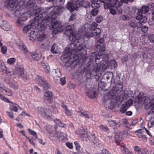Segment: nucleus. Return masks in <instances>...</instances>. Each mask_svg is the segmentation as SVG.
Listing matches in <instances>:
<instances>
[{"label": "nucleus", "instance_id": "6e6d98bb", "mask_svg": "<svg viewBox=\"0 0 154 154\" xmlns=\"http://www.w3.org/2000/svg\"><path fill=\"white\" fill-rule=\"evenodd\" d=\"M103 17L101 16H98L95 19L97 22L98 23H100L103 20Z\"/></svg>", "mask_w": 154, "mask_h": 154}, {"label": "nucleus", "instance_id": "8fccbe9b", "mask_svg": "<svg viewBox=\"0 0 154 154\" xmlns=\"http://www.w3.org/2000/svg\"><path fill=\"white\" fill-rule=\"evenodd\" d=\"M121 147V150L123 151V153L124 154H127L129 151L127 149L126 146L123 144H120Z\"/></svg>", "mask_w": 154, "mask_h": 154}, {"label": "nucleus", "instance_id": "0e129e2a", "mask_svg": "<svg viewBox=\"0 0 154 154\" xmlns=\"http://www.w3.org/2000/svg\"><path fill=\"white\" fill-rule=\"evenodd\" d=\"M128 25L131 27L134 28L136 27V24L133 21H131L128 23Z\"/></svg>", "mask_w": 154, "mask_h": 154}, {"label": "nucleus", "instance_id": "c9c22d12", "mask_svg": "<svg viewBox=\"0 0 154 154\" xmlns=\"http://www.w3.org/2000/svg\"><path fill=\"white\" fill-rule=\"evenodd\" d=\"M109 123L110 126L114 129L120 127L119 124L113 120L110 121Z\"/></svg>", "mask_w": 154, "mask_h": 154}, {"label": "nucleus", "instance_id": "3c124183", "mask_svg": "<svg viewBox=\"0 0 154 154\" xmlns=\"http://www.w3.org/2000/svg\"><path fill=\"white\" fill-rule=\"evenodd\" d=\"M105 45L103 44L102 45H97V48H99L100 51L104 52L105 51Z\"/></svg>", "mask_w": 154, "mask_h": 154}, {"label": "nucleus", "instance_id": "37998d69", "mask_svg": "<svg viewBox=\"0 0 154 154\" xmlns=\"http://www.w3.org/2000/svg\"><path fill=\"white\" fill-rule=\"evenodd\" d=\"M16 10H8V14L9 16L11 17H13L14 16H15L16 17H17L16 14Z\"/></svg>", "mask_w": 154, "mask_h": 154}, {"label": "nucleus", "instance_id": "a211bd4d", "mask_svg": "<svg viewBox=\"0 0 154 154\" xmlns=\"http://www.w3.org/2000/svg\"><path fill=\"white\" fill-rule=\"evenodd\" d=\"M52 92L47 91L45 93L44 96V99L48 101L49 103H51L53 102L52 99Z\"/></svg>", "mask_w": 154, "mask_h": 154}, {"label": "nucleus", "instance_id": "393cba45", "mask_svg": "<svg viewBox=\"0 0 154 154\" xmlns=\"http://www.w3.org/2000/svg\"><path fill=\"white\" fill-rule=\"evenodd\" d=\"M76 133L82 137L86 138L88 136L87 132L83 128L78 130L76 131Z\"/></svg>", "mask_w": 154, "mask_h": 154}, {"label": "nucleus", "instance_id": "72a5a7b5", "mask_svg": "<svg viewBox=\"0 0 154 154\" xmlns=\"http://www.w3.org/2000/svg\"><path fill=\"white\" fill-rule=\"evenodd\" d=\"M64 8L63 7L53 5L46 8V10H62Z\"/></svg>", "mask_w": 154, "mask_h": 154}, {"label": "nucleus", "instance_id": "2f4dec72", "mask_svg": "<svg viewBox=\"0 0 154 154\" xmlns=\"http://www.w3.org/2000/svg\"><path fill=\"white\" fill-rule=\"evenodd\" d=\"M61 107L64 109L65 113L66 116H71L72 115V113L70 110L68 109L66 105L63 104L62 105Z\"/></svg>", "mask_w": 154, "mask_h": 154}, {"label": "nucleus", "instance_id": "6ab92c4d", "mask_svg": "<svg viewBox=\"0 0 154 154\" xmlns=\"http://www.w3.org/2000/svg\"><path fill=\"white\" fill-rule=\"evenodd\" d=\"M0 26L2 28L6 31L9 30L11 28L10 24L5 21L0 20Z\"/></svg>", "mask_w": 154, "mask_h": 154}, {"label": "nucleus", "instance_id": "a878e982", "mask_svg": "<svg viewBox=\"0 0 154 154\" xmlns=\"http://www.w3.org/2000/svg\"><path fill=\"white\" fill-rule=\"evenodd\" d=\"M10 104L9 109L11 111H12L15 112H17L18 110V107L19 106L17 104L14 103H11Z\"/></svg>", "mask_w": 154, "mask_h": 154}, {"label": "nucleus", "instance_id": "423d86ee", "mask_svg": "<svg viewBox=\"0 0 154 154\" xmlns=\"http://www.w3.org/2000/svg\"><path fill=\"white\" fill-rule=\"evenodd\" d=\"M7 2H6L5 5V6L8 9L11 8L16 9L19 6L22 5V7L24 6V2L22 0H7Z\"/></svg>", "mask_w": 154, "mask_h": 154}, {"label": "nucleus", "instance_id": "de8ad7c7", "mask_svg": "<svg viewBox=\"0 0 154 154\" xmlns=\"http://www.w3.org/2000/svg\"><path fill=\"white\" fill-rule=\"evenodd\" d=\"M29 132L32 135L35 136L34 139L35 140L37 138V136L36 133L34 131L30 129H28Z\"/></svg>", "mask_w": 154, "mask_h": 154}, {"label": "nucleus", "instance_id": "c03bdc74", "mask_svg": "<svg viewBox=\"0 0 154 154\" xmlns=\"http://www.w3.org/2000/svg\"><path fill=\"white\" fill-rule=\"evenodd\" d=\"M53 76L56 75L58 76H60L61 74L60 70L58 69H55L52 71Z\"/></svg>", "mask_w": 154, "mask_h": 154}, {"label": "nucleus", "instance_id": "5fc2aeb1", "mask_svg": "<svg viewBox=\"0 0 154 154\" xmlns=\"http://www.w3.org/2000/svg\"><path fill=\"white\" fill-rule=\"evenodd\" d=\"M148 125L149 128H151L154 125V119H150L148 123Z\"/></svg>", "mask_w": 154, "mask_h": 154}, {"label": "nucleus", "instance_id": "6e6552de", "mask_svg": "<svg viewBox=\"0 0 154 154\" xmlns=\"http://www.w3.org/2000/svg\"><path fill=\"white\" fill-rule=\"evenodd\" d=\"M35 110L42 117L48 119H50L51 118L52 115L49 109L40 106L36 108Z\"/></svg>", "mask_w": 154, "mask_h": 154}, {"label": "nucleus", "instance_id": "473e14b6", "mask_svg": "<svg viewBox=\"0 0 154 154\" xmlns=\"http://www.w3.org/2000/svg\"><path fill=\"white\" fill-rule=\"evenodd\" d=\"M10 87L14 90H17L18 89V85L17 82L13 81L8 83Z\"/></svg>", "mask_w": 154, "mask_h": 154}, {"label": "nucleus", "instance_id": "09e8293b", "mask_svg": "<svg viewBox=\"0 0 154 154\" xmlns=\"http://www.w3.org/2000/svg\"><path fill=\"white\" fill-rule=\"evenodd\" d=\"M16 61V59L14 58H11L7 60V63L10 65L13 64Z\"/></svg>", "mask_w": 154, "mask_h": 154}, {"label": "nucleus", "instance_id": "e2e57ef3", "mask_svg": "<svg viewBox=\"0 0 154 154\" xmlns=\"http://www.w3.org/2000/svg\"><path fill=\"white\" fill-rule=\"evenodd\" d=\"M60 84L62 85H63L66 83L65 77H63L60 79Z\"/></svg>", "mask_w": 154, "mask_h": 154}, {"label": "nucleus", "instance_id": "4468645a", "mask_svg": "<svg viewBox=\"0 0 154 154\" xmlns=\"http://www.w3.org/2000/svg\"><path fill=\"white\" fill-rule=\"evenodd\" d=\"M97 26V24L94 22H93L92 24L90 25L88 23H85L83 27H81L82 33L85 32L89 28V31L96 29Z\"/></svg>", "mask_w": 154, "mask_h": 154}, {"label": "nucleus", "instance_id": "ea45409f", "mask_svg": "<svg viewBox=\"0 0 154 154\" xmlns=\"http://www.w3.org/2000/svg\"><path fill=\"white\" fill-rule=\"evenodd\" d=\"M105 75L107 80H109L110 78L111 79L110 81L111 82L112 79L113 77V73L110 72H107L105 73Z\"/></svg>", "mask_w": 154, "mask_h": 154}, {"label": "nucleus", "instance_id": "338daca9", "mask_svg": "<svg viewBox=\"0 0 154 154\" xmlns=\"http://www.w3.org/2000/svg\"><path fill=\"white\" fill-rule=\"evenodd\" d=\"M20 77L22 78L23 80L24 81H26L28 78L27 75L26 74H25L24 73H23V74L21 75Z\"/></svg>", "mask_w": 154, "mask_h": 154}, {"label": "nucleus", "instance_id": "4c0bfd02", "mask_svg": "<svg viewBox=\"0 0 154 154\" xmlns=\"http://www.w3.org/2000/svg\"><path fill=\"white\" fill-rule=\"evenodd\" d=\"M86 0H85L83 2L81 3V7L79 8H80L82 9V7H84L85 8H88L90 7V3Z\"/></svg>", "mask_w": 154, "mask_h": 154}, {"label": "nucleus", "instance_id": "49530a36", "mask_svg": "<svg viewBox=\"0 0 154 154\" xmlns=\"http://www.w3.org/2000/svg\"><path fill=\"white\" fill-rule=\"evenodd\" d=\"M49 109L51 111V113L52 112H54L55 113H57L58 112L57 108L55 106H49Z\"/></svg>", "mask_w": 154, "mask_h": 154}, {"label": "nucleus", "instance_id": "c756f323", "mask_svg": "<svg viewBox=\"0 0 154 154\" xmlns=\"http://www.w3.org/2000/svg\"><path fill=\"white\" fill-rule=\"evenodd\" d=\"M96 92L93 90L92 88H91L89 90H88L87 91L88 96L90 98H93L95 97Z\"/></svg>", "mask_w": 154, "mask_h": 154}, {"label": "nucleus", "instance_id": "5701e85b", "mask_svg": "<svg viewBox=\"0 0 154 154\" xmlns=\"http://www.w3.org/2000/svg\"><path fill=\"white\" fill-rule=\"evenodd\" d=\"M38 34V31H31L29 34V40L31 42H33L35 41L36 38L37 37Z\"/></svg>", "mask_w": 154, "mask_h": 154}, {"label": "nucleus", "instance_id": "f3484780", "mask_svg": "<svg viewBox=\"0 0 154 154\" xmlns=\"http://www.w3.org/2000/svg\"><path fill=\"white\" fill-rule=\"evenodd\" d=\"M24 73L23 68L21 67L18 66L16 68V69L14 74L15 76H14V78L18 77L19 78Z\"/></svg>", "mask_w": 154, "mask_h": 154}, {"label": "nucleus", "instance_id": "a19ab883", "mask_svg": "<svg viewBox=\"0 0 154 154\" xmlns=\"http://www.w3.org/2000/svg\"><path fill=\"white\" fill-rule=\"evenodd\" d=\"M118 100L117 99L112 100L110 102V105L109 106V108L110 109L113 108L116 105L117 102Z\"/></svg>", "mask_w": 154, "mask_h": 154}, {"label": "nucleus", "instance_id": "e433bc0d", "mask_svg": "<svg viewBox=\"0 0 154 154\" xmlns=\"http://www.w3.org/2000/svg\"><path fill=\"white\" fill-rule=\"evenodd\" d=\"M135 151L138 154H144L145 152V149H141L138 146H135L134 148Z\"/></svg>", "mask_w": 154, "mask_h": 154}, {"label": "nucleus", "instance_id": "58836bf2", "mask_svg": "<svg viewBox=\"0 0 154 154\" xmlns=\"http://www.w3.org/2000/svg\"><path fill=\"white\" fill-rule=\"evenodd\" d=\"M5 72L7 75L11 76L13 78H14V76H15L14 72H13L12 69H7L5 71Z\"/></svg>", "mask_w": 154, "mask_h": 154}, {"label": "nucleus", "instance_id": "b1692460", "mask_svg": "<svg viewBox=\"0 0 154 154\" xmlns=\"http://www.w3.org/2000/svg\"><path fill=\"white\" fill-rule=\"evenodd\" d=\"M46 38L45 35L43 32L42 31H38V34L37 38L39 41H42Z\"/></svg>", "mask_w": 154, "mask_h": 154}, {"label": "nucleus", "instance_id": "c85d7f7f", "mask_svg": "<svg viewBox=\"0 0 154 154\" xmlns=\"http://www.w3.org/2000/svg\"><path fill=\"white\" fill-rule=\"evenodd\" d=\"M0 91L2 92L5 93L8 96H11L12 95V91L9 88L3 89L2 87H0Z\"/></svg>", "mask_w": 154, "mask_h": 154}, {"label": "nucleus", "instance_id": "7ed1b4c3", "mask_svg": "<svg viewBox=\"0 0 154 154\" xmlns=\"http://www.w3.org/2000/svg\"><path fill=\"white\" fill-rule=\"evenodd\" d=\"M85 37L83 35H81L76 38L75 41H71L73 42L69 45L68 51L66 50L64 54L61 57L63 58H66L70 57L73 53H75L84 49L85 48V45L83 44L85 42Z\"/></svg>", "mask_w": 154, "mask_h": 154}, {"label": "nucleus", "instance_id": "680f3d73", "mask_svg": "<svg viewBox=\"0 0 154 154\" xmlns=\"http://www.w3.org/2000/svg\"><path fill=\"white\" fill-rule=\"evenodd\" d=\"M1 52L3 54H5L7 51V48L5 46H2L1 50Z\"/></svg>", "mask_w": 154, "mask_h": 154}, {"label": "nucleus", "instance_id": "69168bd1", "mask_svg": "<svg viewBox=\"0 0 154 154\" xmlns=\"http://www.w3.org/2000/svg\"><path fill=\"white\" fill-rule=\"evenodd\" d=\"M100 129L104 131H106L108 130V128L106 126L101 125L100 126Z\"/></svg>", "mask_w": 154, "mask_h": 154}, {"label": "nucleus", "instance_id": "9d476101", "mask_svg": "<svg viewBox=\"0 0 154 154\" xmlns=\"http://www.w3.org/2000/svg\"><path fill=\"white\" fill-rule=\"evenodd\" d=\"M116 91L115 90H111L108 93L104 96L103 102L105 103L107 100H119V97L116 95Z\"/></svg>", "mask_w": 154, "mask_h": 154}, {"label": "nucleus", "instance_id": "bb28decb", "mask_svg": "<svg viewBox=\"0 0 154 154\" xmlns=\"http://www.w3.org/2000/svg\"><path fill=\"white\" fill-rule=\"evenodd\" d=\"M31 55L33 58L36 60H38L41 57V54L38 53H31Z\"/></svg>", "mask_w": 154, "mask_h": 154}, {"label": "nucleus", "instance_id": "13d9d810", "mask_svg": "<svg viewBox=\"0 0 154 154\" xmlns=\"http://www.w3.org/2000/svg\"><path fill=\"white\" fill-rule=\"evenodd\" d=\"M98 13V10H91L90 12V17H91V15L93 16H96Z\"/></svg>", "mask_w": 154, "mask_h": 154}, {"label": "nucleus", "instance_id": "aec40b11", "mask_svg": "<svg viewBox=\"0 0 154 154\" xmlns=\"http://www.w3.org/2000/svg\"><path fill=\"white\" fill-rule=\"evenodd\" d=\"M79 116L85 117L87 119H91L93 117L92 115L88 112L76 111Z\"/></svg>", "mask_w": 154, "mask_h": 154}, {"label": "nucleus", "instance_id": "4d7b16f0", "mask_svg": "<svg viewBox=\"0 0 154 154\" xmlns=\"http://www.w3.org/2000/svg\"><path fill=\"white\" fill-rule=\"evenodd\" d=\"M7 69L6 66L4 64L2 63L0 65V69L2 72L5 71Z\"/></svg>", "mask_w": 154, "mask_h": 154}, {"label": "nucleus", "instance_id": "39448f33", "mask_svg": "<svg viewBox=\"0 0 154 154\" xmlns=\"http://www.w3.org/2000/svg\"><path fill=\"white\" fill-rule=\"evenodd\" d=\"M140 95L138 96L139 102L144 103L147 107L152 109L154 112V99L152 100L148 97H146L144 96L140 97Z\"/></svg>", "mask_w": 154, "mask_h": 154}, {"label": "nucleus", "instance_id": "20e7f679", "mask_svg": "<svg viewBox=\"0 0 154 154\" xmlns=\"http://www.w3.org/2000/svg\"><path fill=\"white\" fill-rule=\"evenodd\" d=\"M65 29L67 33L69 32L70 35L69 36V40L71 41H75L76 38L81 35L82 29H80V31L78 33L75 32V25H74L68 26L66 27Z\"/></svg>", "mask_w": 154, "mask_h": 154}, {"label": "nucleus", "instance_id": "864d4df0", "mask_svg": "<svg viewBox=\"0 0 154 154\" xmlns=\"http://www.w3.org/2000/svg\"><path fill=\"white\" fill-rule=\"evenodd\" d=\"M0 98L4 101L8 103H11V101L8 99L6 98L5 97H4L3 95H2L1 94H0Z\"/></svg>", "mask_w": 154, "mask_h": 154}, {"label": "nucleus", "instance_id": "052dcab7", "mask_svg": "<svg viewBox=\"0 0 154 154\" xmlns=\"http://www.w3.org/2000/svg\"><path fill=\"white\" fill-rule=\"evenodd\" d=\"M149 39L151 42L153 43L154 42V35L151 34L149 35Z\"/></svg>", "mask_w": 154, "mask_h": 154}, {"label": "nucleus", "instance_id": "774afa93", "mask_svg": "<svg viewBox=\"0 0 154 154\" xmlns=\"http://www.w3.org/2000/svg\"><path fill=\"white\" fill-rule=\"evenodd\" d=\"M74 144L75 146L76 149L77 150H79L80 149V146L79 143L77 141L74 142Z\"/></svg>", "mask_w": 154, "mask_h": 154}, {"label": "nucleus", "instance_id": "412c9836", "mask_svg": "<svg viewBox=\"0 0 154 154\" xmlns=\"http://www.w3.org/2000/svg\"><path fill=\"white\" fill-rule=\"evenodd\" d=\"M41 64L42 66L45 73L47 74H49L51 70L48 64L43 62L41 63Z\"/></svg>", "mask_w": 154, "mask_h": 154}, {"label": "nucleus", "instance_id": "dca6fc26", "mask_svg": "<svg viewBox=\"0 0 154 154\" xmlns=\"http://www.w3.org/2000/svg\"><path fill=\"white\" fill-rule=\"evenodd\" d=\"M133 101L131 99L129 98L125 101V103L122 105L120 111L124 113L127 110L128 108L133 104Z\"/></svg>", "mask_w": 154, "mask_h": 154}, {"label": "nucleus", "instance_id": "4be33fe9", "mask_svg": "<svg viewBox=\"0 0 154 154\" xmlns=\"http://www.w3.org/2000/svg\"><path fill=\"white\" fill-rule=\"evenodd\" d=\"M51 51L53 54H57L60 53L61 50L57 44L54 43L51 47Z\"/></svg>", "mask_w": 154, "mask_h": 154}, {"label": "nucleus", "instance_id": "0eeeda50", "mask_svg": "<svg viewBox=\"0 0 154 154\" xmlns=\"http://www.w3.org/2000/svg\"><path fill=\"white\" fill-rule=\"evenodd\" d=\"M123 0H112L106 4H104L105 9L109 10H116L117 8L120 6L122 4Z\"/></svg>", "mask_w": 154, "mask_h": 154}, {"label": "nucleus", "instance_id": "cd10ccee", "mask_svg": "<svg viewBox=\"0 0 154 154\" xmlns=\"http://www.w3.org/2000/svg\"><path fill=\"white\" fill-rule=\"evenodd\" d=\"M154 10V3L149 4L148 6L143 5L140 10Z\"/></svg>", "mask_w": 154, "mask_h": 154}, {"label": "nucleus", "instance_id": "603ef678", "mask_svg": "<svg viewBox=\"0 0 154 154\" xmlns=\"http://www.w3.org/2000/svg\"><path fill=\"white\" fill-rule=\"evenodd\" d=\"M19 48L25 53H26L28 52V50L26 47V46L24 45H20L19 46Z\"/></svg>", "mask_w": 154, "mask_h": 154}, {"label": "nucleus", "instance_id": "1a4fd4ad", "mask_svg": "<svg viewBox=\"0 0 154 154\" xmlns=\"http://www.w3.org/2000/svg\"><path fill=\"white\" fill-rule=\"evenodd\" d=\"M85 0H71L67 4L66 7L68 10H76L81 7V3Z\"/></svg>", "mask_w": 154, "mask_h": 154}, {"label": "nucleus", "instance_id": "ddd939ff", "mask_svg": "<svg viewBox=\"0 0 154 154\" xmlns=\"http://www.w3.org/2000/svg\"><path fill=\"white\" fill-rule=\"evenodd\" d=\"M100 30L99 28H96V29L93 30L89 31L86 33L83 34V36L88 38L92 37L95 36L97 38H99L100 36Z\"/></svg>", "mask_w": 154, "mask_h": 154}, {"label": "nucleus", "instance_id": "f8f14e48", "mask_svg": "<svg viewBox=\"0 0 154 154\" xmlns=\"http://www.w3.org/2000/svg\"><path fill=\"white\" fill-rule=\"evenodd\" d=\"M47 130L48 132L50 133V136L53 141L57 140H62L65 135L63 133L61 132L57 131L55 133H51V130H48V129Z\"/></svg>", "mask_w": 154, "mask_h": 154}, {"label": "nucleus", "instance_id": "f257e3e1", "mask_svg": "<svg viewBox=\"0 0 154 154\" xmlns=\"http://www.w3.org/2000/svg\"><path fill=\"white\" fill-rule=\"evenodd\" d=\"M22 11L16 10V14L17 17H20L21 18L23 19L24 20L26 21L29 18L33 15L35 16L34 17L35 21H37L38 24L40 23L43 25L45 23H47L51 21L50 23L52 26L51 29H54L52 31L53 34H57L58 32L62 31L63 29V28L57 20H55L57 16L59 15L56 11H51L49 15L45 16L42 20L41 18L43 15H45V13L43 12L42 14L40 10H28L25 12H22Z\"/></svg>", "mask_w": 154, "mask_h": 154}, {"label": "nucleus", "instance_id": "f03ea898", "mask_svg": "<svg viewBox=\"0 0 154 154\" xmlns=\"http://www.w3.org/2000/svg\"><path fill=\"white\" fill-rule=\"evenodd\" d=\"M109 57L108 54L97 55L95 59V64L91 69L88 70L87 74L89 75V77H91L97 76L96 73L101 70L104 71L107 68H114L117 66L116 62L114 60L108 61Z\"/></svg>", "mask_w": 154, "mask_h": 154}, {"label": "nucleus", "instance_id": "bf43d9fd", "mask_svg": "<svg viewBox=\"0 0 154 154\" xmlns=\"http://www.w3.org/2000/svg\"><path fill=\"white\" fill-rule=\"evenodd\" d=\"M54 77V82L56 83H57L59 82V80H60V76H58L56 75H55Z\"/></svg>", "mask_w": 154, "mask_h": 154}, {"label": "nucleus", "instance_id": "9b49d317", "mask_svg": "<svg viewBox=\"0 0 154 154\" xmlns=\"http://www.w3.org/2000/svg\"><path fill=\"white\" fill-rule=\"evenodd\" d=\"M149 10H138L137 12V15L136 17V19L139 20L140 22L145 23L147 21V18L145 16Z\"/></svg>", "mask_w": 154, "mask_h": 154}, {"label": "nucleus", "instance_id": "2eb2a0df", "mask_svg": "<svg viewBox=\"0 0 154 154\" xmlns=\"http://www.w3.org/2000/svg\"><path fill=\"white\" fill-rule=\"evenodd\" d=\"M35 78L37 82L39 85L45 89H48L49 88L48 84L43 77L37 75Z\"/></svg>", "mask_w": 154, "mask_h": 154}, {"label": "nucleus", "instance_id": "79ce46f5", "mask_svg": "<svg viewBox=\"0 0 154 154\" xmlns=\"http://www.w3.org/2000/svg\"><path fill=\"white\" fill-rule=\"evenodd\" d=\"M91 6L93 9L92 10H96L100 7V5L96 2H92Z\"/></svg>", "mask_w": 154, "mask_h": 154}, {"label": "nucleus", "instance_id": "a18cd8bd", "mask_svg": "<svg viewBox=\"0 0 154 154\" xmlns=\"http://www.w3.org/2000/svg\"><path fill=\"white\" fill-rule=\"evenodd\" d=\"M128 135V133L126 131H122L119 133V137L122 138L123 137H127Z\"/></svg>", "mask_w": 154, "mask_h": 154}, {"label": "nucleus", "instance_id": "f704fd0d", "mask_svg": "<svg viewBox=\"0 0 154 154\" xmlns=\"http://www.w3.org/2000/svg\"><path fill=\"white\" fill-rule=\"evenodd\" d=\"M16 17L18 18L16 22L17 26H23L24 24V22L26 21L24 20L23 19L21 18L20 17Z\"/></svg>", "mask_w": 154, "mask_h": 154}, {"label": "nucleus", "instance_id": "7c9ffc66", "mask_svg": "<svg viewBox=\"0 0 154 154\" xmlns=\"http://www.w3.org/2000/svg\"><path fill=\"white\" fill-rule=\"evenodd\" d=\"M34 25L33 23H31L25 26L23 28V31L24 33H26Z\"/></svg>", "mask_w": 154, "mask_h": 154}]
</instances>
